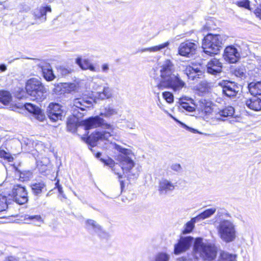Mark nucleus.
Returning a JSON list of instances; mask_svg holds the SVG:
<instances>
[{
    "instance_id": "20e7f679",
    "label": "nucleus",
    "mask_w": 261,
    "mask_h": 261,
    "mask_svg": "<svg viewBox=\"0 0 261 261\" xmlns=\"http://www.w3.org/2000/svg\"><path fill=\"white\" fill-rule=\"evenodd\" d=\"M227 38V36L224 35L207 34L203 40L202 48L204 52L210 56L218 54Z\"/></svg>"
},
{
    "instance_id": "1a4fd4ad",
    "label": "nucleus",
    "mask_w": 261,
    "mask_h": 261,
    "mask_svg": "<svg viewBox=\"0 0 261 261\" xmlns=\"http://www.w3.org/2000/svg\"><path fill=\"white\" fill-rule=\"evenodd\" d=\"M47 114L49 118L53 121L62 120L65 115L62 107L57 103H51L47 109Z\"/></svg>"
},
{
    "instance_id": "f3484780",
    "label": "nucleus",
    "mask_w": 261,
    "mask_h": 261,
    "mask_svg": "<svg viewBox=\"0 0 261 261\" xmlns=\"http://www.w3.org/2000/svg\"><path fill=\"white\" fill-rule=\"evenodd\" d=\"M214 117L217 120H223L222 117L231 116L234 114V110L232 107L228 106L222 110L216 107V111Z\"/></svg>"
},
{
    "instance_id": "2eb2a0df",
    "label": "nucleus",
    "mask_w": 261,
    "mask_h": 261,
    "mask_svg": "<svg viewBox=\"0 0 261 261\" xmlns=\"http://www.w3.org/2000/svg\"><path fill=\"white\" fill-rule=\"evenodd\" d=\"M183 72L187 75L189 80L194 82H197L199 79L202 78L203 75V72L200 69L191 66H186Z\"/></svg>"
},
{
    "instance_id": "9d476101",
    "label": "nucleus",
    "mask_w": 261,
    "mask_h": 261,
    "mask_svg": "<svg viewBox=\"0 0 261 261\" xmlns=\"http://www.w3.org/2000/svg\"><path fill=\"white\" fill-rule=\"evenodd\" d=\"M194 242V238L191 236L181 237L174 245V253L180 254L187 251Z\"/></svg>"
},
{
    "instance_id": "3c124183",
    "label": "nucleus",
    "mask_w": 261,
    "mask_h": 261,
    "mask_svg": "<svg viewBox=\"0 0 261 261\" xmlns=\"http://www.w3.org/2000/svg\"><path fill=\"white\" fill-rule=\"evenodd\" d=\"M254 14H255L256 16L258 17L259 16H260L261 15V9L260 8H256L254 11Z\"/></svg>"
},
{
    "instance_id": "f03ea898",
    "label": "nucleus",
    "mask_w": 261,
    "mask_h": 261,
    "mask_svg": "<svg viewBox=\"0 0 261 261\" xmlns=\"http://www.w3.org/2000/svg\"><path fill=\"white\" fill-rule=\"evenodd\" d=\"M114 148L121 153L118 155L117 160L121 164V167L116 164L114 161L111 158H108L106 159H100V161L105 164V165L109 166L112 169L116 174L118 175L119 178L122 177V175L118 172L120 168L123 170L124 173L127 174V176L129 178H137L139 175V171L136 169H134L135 163L132 159V156L133 153L132 150L129 149L123 148L121 146L116 144H111Z\"/></svg>"
},
{
    "instance_id": "e433bc0d",
    "label": "nucleus",
    "mask_w": 261,
    "mask_h": 261,
    "mask_svg": "<svg viewBox=\"0 0 261 261\" xmlns=\"http://www.w3.org/2000/svg\"><path fill=\"white\" fill-rule=\"evenodd\" d=\"M184 99H181L180 102V109H183L186 111L192 112L195 110L194 107L191 106L189 103L184 101Z\"/></svg>"
},
{
    "instance_id": "4468645a",
    "label": "nucleus",
    "mask_w": 261,
    "mask_h": 261,
    "mask_svg": "<svg viewBox=\"0 0 261 261\" xmlns=\"http://www.w3.org/2000/svg\"><path fill=\"white\" fill-rule=\"evenodd\" d=\"M223 57L230 63H236L240 57V51L234 46H228L224 50Z\"/></svg>"
},
{
    "instance_id": "c03bdc74",
    "label": "nucleus",
    "mask_w": 261,
    "mask_h": 261,
    "mask_svg": "<svg viewBox=\"0 0 261 261\" xmlns=\"http://www.w3.org/2000/svg\"><path fill=\"white\" fill-rule=\"evenodd\" d=\"M172 118H173V119H174L176 121H177V122H178V123H179L181 124V125L183 127H184V128H186L187 130H189L190 132H192V133H199L197 130H196V129H194V128H191V127H190L188 126H187V125H186V124H185L182 123V122H180L179 121L177 120L176 119H175V118H174L173 117H172Z\"/></svg>"
},
{
    "instance_id": "4d7b16f0",
    "label": "nucleus",
    "mask_w": 261,
    "mask_h": 261,
    "mask_svg": "<svg viewBox=\"0 0 261 261\" xmlns=\"http://www.w3.org/2000/svg\"><path fill=\"white\" fill-rule=\"evenodd\" d=\"M127 127L130 129H134L135 128V125L134 123L128 124L127 125Z\"/></svg>"
},
{
    "instance_id": "49530a36",
    "label": "nucleus",
    "mask_w": 261,
    "mask_h": 261,
    "mask_svg": "<svg viewBox=\"0 0 261 261\" xmlns=\"http://www.w3.org/2000/svg\"><path fill=\"white\" fill-rule=\"evenodd\" d=\"M151 76L154 79H158V69L155 68H153L152 71L150 72Z\"/></svg>"
},
{
    "instance_id": "9b49d317",
    "label": "nucleus",
    "mask_w": 261,
    "mask_h": 261,
    "mask_svg": "<svg viewBox=\"0 0 261 261\" xmlns=\"http://www.w3.org/2000/svg\"><path fill=\"white\" fill-rule=\"evenodd\" d=\"M12 196L14 200L19 204L25 203L28 200V193L24 187L20 185H15L12 191Z\"/></svg>"
},
{
    "instance_id": "ddd939ff",
    "label": "nucleus",
    "mask_w": 261,
    "mask_h": 261,
    "mask_svg": "<svg viewBox=\"0 0 261 261\" xmlns=\"http://www.w3.org/2000/svg\"><path fill=\"white\" fill-rule=\"evenodd\" d=\"M222 88V92L228 97L236 96L239 91V87L234 82L223 81L219 83Z\"/></svg>"
},
{
    "instance_id": "bb28decb",
    "label": "nucleus",
    "mask_w": 261,
    "mask_h": 261,
    "mask_svg": "<svg viewBox=\"0 0 261 261\" xmlns=\"http://www.w3.org/2000/svg\"><path fill=\"white\" fill-rule=\"evenodd\" d=\"M216 212V208L215 207L207 208L196 216V218L199 222L202 220L211 217Z\"/></svg>"
},
{
    "instance_id": "dca6fc26",
    "label": "nucleus",
    "mask_w": 261,
    "mask_h": 261,
    "mask_svg": "<svg viewBox=\"0 0 261 261\" xmlns=\"http://www.w3.org/2000/svg\"><path fill=\"white\" fill-rule=\"evenodd\" d=\"M222 64L220 61L216 58H214L210 61L206 65L207 73L217 75L222 72Z\"/></svg>"
},
{
    "instance_id": "72a5a7b5",
    "label": "nucleus",
    "mask_w": 261,
    "mask_h": 261,
    "mask_svg": "<svg viewBox=\"0 0 261 261\" xmlns=\"http://www.w3.org/2000/svg\"><path fill=\"white\" fill-rule=\"evenodd\" d=\"M11 100L10 93L6 91H0V103L4 105L8 104Z\"/></svg>"
},
{
    "instance_id": "2f4dec72",
    "label": "nucleus",
    "mask_w": 261,
    "mask_h": 261,
    "mask_svg": "<svg viewBox=\"0 0 261 261\" xmlns=\"http://www.w3.org/2000/svg\"><path fill=\"white\" fill-rule=\"evenodd\" d=\"M169 44L168 42H165L163 44L152 46L148 48H144L141 50V52L149 51V52H158L165 47H167Z\"/></svg>"
},
{
    "instance_id": "680f3d73",
    "label": "nucleus",
    "mask_w": 261,
    "mask_h": 261,
    "mask_svg": "<svg viewBox=\"0 0 261 261\" xmlns=\"http://www.w3.org/2000/svg\"><path fill=\"white\" fill-rule=\"evenodd\" d=\"M3 4V2L0 1V5H2Z\"/></svg>"
},
{
    "instance_id": "a211bd4d",
    "label": "nucleus",
    "mask_w": 261,
    "mask_h": 261,
    "mask_svg": "<svg viewBox=\"0 0 261 261\" xmlns=\"http://www.w3.org/2000/svg\"><path fill=\"white\" fill-rule=\"evenodd\" d=\"M174 189V184L166 179H162L159 182V191L161 194H167Z\"/></svg>"
},
{
    "instance_id": "4be33fe9",
    "label": "nucleus",
    "mask_w": 261,
    "mask_h": 261,
    "mask_svg": "<svg viewBox=\"0 0 261 261\" xmlns=\"http://www.w3.org/2000/svg\"><path fill=\"white\" fill-rule=\"evenodd\" d=\"M118 114V110L113 105H108L101 109L100 116L110 118Z\"/></svg>"
},
{
    "instance_id": "f704fd0d",
    "label": "nucleus",
    "mask_w": 261,
    "mask_h": 261,
    "mask_svg": "<svg viewBox=\"0 0 261 261\" xmlns=\"http://www.w3.org/2000/svg\"><path fill=\"white\" fill-rule=\"evenodd\" d=\"M198 222L199 221L196 217L192 218L190 221L186 223L185 229L183 231V233H188L191 232L194 227L195 223Z\"/></svg>"
},
{
    "instance_id": "f8f14e48",
    "label": "nucleus",
    "mask_w": 261,
    "mask_h": 261,
    "mask_svg": "<svg viewBox=\"0 0 261 261\" xmlns=\"http://www.w3.org/2000/svg\"><path fill=\"white\" fill-rule=\"evenodd\" d=\"M197 44L189 40L181 43L178 47V54L186 57H191L196 53Z\"/></svg>"
},
{
    "instance_id": "c85d7f7f",
    "label": "nucleus",
    "mask_w": 261,
    "mask_h": 261,
    "mask_svg": "<svg viewBox=\"0 0 261 261\" xmlns=\"http://www.w3.org/2000/svg\"><path fill=\"white\" fill-rule=\"evenodd\" d=\"M31 187L33 193L35 195H38L40 194L44 189H45L46 186L44 182H39L32 184Z\"/></svg>"
},
{
    "instance_id": "c756f323",
    "label": "nucleus",
    "mask_w": 261,
    "mask_h": 261,
    "mask_svg": "<svg viewBox=\"0 0 261 261\" xmlns=\"http://www.w3.org/2000/svg\"><path fill=\"white\" fill-rule=\"evenodd\" d=\"M41 70L43 77L46 81H51L55 78L52 69L49 68L48 66L45 67H41Z\"/></svg>"
},
{
    "instance_id": "864d4df0",
    "label": "nucleus",
    "mask_w": 261,
    "mask_h": 261,
    "mask_svg": "<svg viewBox=\"0 0 261 261\" xmlns=\"http://www.w3.org/2000/svg\"><path fill=\"white\" fill-rule=\"evenodd\" d=\"M234 73L237 76H243V75L244 74V73L243 71H240L239 70V71L235 70Z\"/></svg>"
},
{
    "instance_id": "4c0bfd02",
    "label": "nucleus",
    "mask_w": 261,
    "mask_h": 261,
    "mask_svg": "<svg viewBox=\"0 0 261 261\" xmlns=\"http://www.w3.org/2000/svg\"><path fill=\"white\" fill-rule=\"evenodd\" d=\"M32 177V173L30 171L20 172L19 177L22 181L29 180Z\"/></svg>"
},
{
    "instance_id": "052dcab7",
    "label": "nucleus",
    "mask_w": 261,
    "mask_h": 261,
    "mask_svg": "<svg viewBox=\"0 0 261 261\" xmlns=\"http://www.w3.org/2000/svg\"><path fill=\"white\" fill-rule=\"evenodd\" d=\"M120 182H121V185L122 186V184H123V181H120Z\"/></svg>"
},
{
    "instance_id": "603ef678",
    "label": "nucleus",
    "mask_w": 261,
    "mask_h": 261,
    "mask_svg": "<svg viewBox=\"0 0 261 261\" xmlns=\"http://www.w3.org/2000/svg\"><path fill=\"white\" fill-rule=\"evenodd\" d=\"M58 192L63 197L66 198L65 195L64 194L62 187H58Z\"/></svg>"
},
{
    "instance_id": "393cba45",
    "label": "nucleus",
    "mask_w": 261,
    "mask_h": 261,
    "mask_svg": "<svg viewBox=\"0 0 261 261\" xmlns=\"http://www.w3.org/2000/svg\"><path fill=\"white\" fill-rule=\"evenodd\" d=\"M24 220L27 221L28 223H32L36 226H40L44 223V221L41 216L39 215H25Z\"/></svg>"
},
{
    "instance_id": "13d9d810",
    "label": "nucleus",
    "mask_w": 261,
    "mask_h": 261,
    "mask_svg": "<svg viewBox=\"0 0 261 261\" xmlns=\"http://www.w3.org/2000/svg\"><path fill=\"white\" fill-rule=\"evenodd\" d=\"M56 187L57 189H58L59 187H61V186L59 184V182L58 180L57 182L56 183Z\"/></svg>"
},
{
    "instance_id": "de8ad7c7",
    "label": "nucleus",
    "mask_w": 261,
    "mask_h": 261,
    "mask_svg": "<svg viewBox=\"0 0 261 261\" xmlns=\"http://www.w3.org/2000/svg\"><path fill=\"white\" fill-rule=\"evenodd\" d=\"M9 162H12L13 160V157L9 153L6 152V156L4 158Z\"/></svg>"
},
{
    "instance_id": "6e6d98bb",
    "label": "nucleus",
    "mask_w": 261,
    "mask_h": 261,
    "mask_svg": "<svg viewBox=\"0 0 261 261\" xmlns=\"http://www.w3.org/2000/svg\"><path fill=\"white\" fill-rule=\"evenodd\" d=\"M0 70L2 71H4L6 70V66L4 64L0 65Z\"/></svg>"
},
{
    "instance_id": "412c9836",
    "label": "nucleus",
    "mask_w": 261,
    "mask_h": 261,
    "mask_svg": "<svg viewBox=\"0 0 261 261\" xmlns=\"http://www.w3.org/2000/svg\"><path fill=\"white\" fill-rule=\"evenodd\" d=\"M24 108L30 113H33L35 115L37 119L39 120L43 121L44 119V116L41 110L38 107L31 103H27L24 105Z\"/></svg>"
},
{
    "instance_id": "6e6552de",
    "label": "nucleus",
    "mask_w": 261,
    "mask_h": 261,
    "mask_svg": "<svg viewBox=\"0 0 261 261\" xmlns=\"http://www.w3.org/2000/svg\"><path fill=\"white\" fill-rule=\"evenodd\" d=\"M198 111L207 119L208 117H213L216 111L217 106L210 100L201 98L197 105Z\"/></svg>"
},
{
    "instance_id": "e2e57ef3",
    "label": "nucleus",
    "mask_w": 261,
    "mask_h": 261,
    "mask_svg": "<svg viewBox=\"0 0 261 261\" xmlns=\"http://www.w3.org/2000/svg\"><path fill=\"white\" fill-rule=\"evenodd\" d=\"M67 125H68V127H69L70 125H69V123H67Z\"/></svg>"
},
{
    "instance_id": "7c9ffc66",
    "label": "nucleus",
    "mask_w": 261,
    "mask_h": 261,
    "mask_svg": "<svg viewBox=\"0 0 261 261\" xmlns=\"http://www.w3.org/2000/svg\"><path fill=\"white\" fill-rule=\"evenodd\" d=\"M170 256L165 252H160L156 253L150 261H170Z\"/></svg>"
},
{
    "instance_id": "b1692460",
    "label": "nucleus",
    "mask_w": 261,
    "mask_h": 261,
    "mask_svg": "<svg viewBox=\"0 0 261 261\" xmlns=\"http://www.w3.org/2000/svg\"><path fill=\"white\" fill-rule=\"evenodd\" d=\"M247 107L255 111L261 110V99L257 97L254 96L246 100Z\"/></svg>"
},
{
    "instance_id": "ea45409f",
    "label": "nucleus",
    "mask_w": 261,
    "mask_h": 261,
    "mask_svg": "<svg viewBox=\"0 0 261 261\" xmlns=\"http://www.w3.org/2000/svg\"><path fill=\"white\" fill-rule=\"evenodd\" d=\"M235 4L239 7H243L248 10L250 9V2L249 0H242L237 1Z\"/></svg>"
},
{
    "instance_id": "a18cd8bd",
    "label": "nucleus",
    "mask_w": 261,
    "mask_h": 261,
    "mask_svg": "<svg viewBox=\"0 0 261 261\" xmlns=\"http://www.w3.org/2000/svg\"><path fill=\"white\" fill-rule=\"evenodd\" d=\"M171 169L176 172H179L181 170V167L179 164L175 163L171 166Z\"/></svg>"
},
{
    "instance_id": "79ce46f5",
    "label": "nucleus",
    "mask_w": 261,
    "mask_h": 261,
    "mask_svg": "<svg viewBox=\"0 0 261 261\" xmlns=\"http://www.w3.org/2000/svg\"><path fill=\"white\" fill-rule=\"evenodd\" d=\"M162 95L164 99L166 100L168 103H170L173 101V95L171 92L168 91L164 92L163 93Z\"/></svg>"
},
{
    "instance_id": "473e14b6",
    "label": "nucleus",
    "mask_w": 261,
    "mask_h": 261,
    "mask_svg": "<svg viewBox=\"0 0 261 261\" xmlns=\"http://www.w3.org/2000/svg\"><path fill=\"white\" fill-rule=\"evenodd\" d=\"M99 98L104 99L106 98H110L112 96V90L109 87H104L102 92L97 93Z\"/></svg>"
},
{
    "instance_id": "c9c22d12",
    "label": "nucleus",
    "mask_w": 261,
    "mask_h": 261,
    "mask_svg": "<svg viewBox=\"0 0 261 261\" xmlns=\"http://www.w3.org/2000/svg\"><path fill=\"white\" fill-rule=\"evenodd\" d=\"M220 261H236V255L223 251L220 254Z\"/></svg>"
},
{
    "instance_id": "6ab92c4d",
    "label": "nucleus",
    "mask_w": 261,
    "mask_h": 261,
    "mask_svg": "<svg viewBox=\"0 0 261 261\" xmlns=\"http://www.w3.org/2000/svg\"><path fill=\"white\" fill-rule=\"evenodd\" d=\"M51 9L50 6L41 7L34 11V15L36 19H39L41 22H45L46 20V13L51 12Z\"/></svg>"
},
{
    "instance_id": "37998d69",
    "label": "nucleus",
    "mask_w": 261,
    "mask_h": 261,
    "mask_svg": "<svg viewBox=\"0 0 261 261\" xmlns=\"http://www.w3.org/2000/svg\"><path fill=\"white\" fill-rule=\"evenodd\" d=\"M58 72L62 76H65L70 73V69H68L63 66H60L58 68Z\"/></svg>"
},
{
    "instance_id": "aec40b11",
    "label": "nucleus",
    "mask_w": 261,
    "mask_h": 261,
    "mask_svg": "<svg viewBox=\"0 0 261 261\" xmlns=\"http://www.w3.org/2000/svg\"><path fill=\"white\" fill-rule=\"evenodd\" d=\"M75 62L83 70L89 69L93 72H98L99 70V69L95 67L88 59H82L81 57H78Z\"/></svg>"
},
{
    "instance_id": "a878e982",
    "label": "nucleus",
    "mask_w": 261,
    "mask_h": 261,
    "mask_svg": "<svg viewBox=\"0 0 261 261\" xmlns=\"http://www.w3.org/2000/svg\"><path fill=\"white\" fill-rule=\"evenodd\" d=\"M248 88L252 95H261V81L250 83Z\"/></svg>"
},
{
    "instance_id": "7ed1b4c3",
    "label": "nucleus",
    "mask_w": 261,
    "mask_h": 261,
    "mask_svg": "<svg viewBox=\"0 0 261 261\" xmlns=\"http://www.w3.org/2000/svg\"><path fill=\"white\" fill-rule=\"evenodd\" d=\"M83 124L86 130L101 126L105 129L111 130V132L106 130L95 132L90 135L87 138V142L92 146L96 145L98 141L108 140V139L112 136L111 133L114 128L113 125L106 123L103 118L98 116L90 117L83 121Z\"/></svg>"
},
{
    "instance_id": "8fccbe9b",
    "label": "nucleus",
    "mask_w": 261,
    "mask_h": 261,
    "mask_svg": "<svg viewBox=\"0 0 261 261\" xmlns=\"http://www.w3.org/2000/svg\"><path fill=\"white\" fill-rule=\"evenodd\" d=\"M101 68H102V71L103 72H108L109 69L108 64H103L102 65Z\"/></svg>"
},
{
    "instance_id": "a19ab883",
    "label": "nucleus",
    "mask_w": 261,
    "mask_h": 261,
    "mask_svg": "<svg viewBox=\"0 0 261 261\" xmlns=\"http://www.w3.org/2000/svg\"><path fill=\"white\" fill-rule=\"evenodd\" d=\"M63 88L65 89L66 92H70L75 91L77 87L74 83H64Z\"/></svg>"
},
{
    "instance_id": "58836bf2",
    "label": "nucleus",
    "mask_w": 261,
    "mask_h": 261,
    "mask_svg": "<svg viewBox=\"0 0 261 261\" xmlns=\"http://www.w3.org/2000/svg\"><path fill=\"white\" fill-rule=\"evenodd\" d=\"M7 208L8 203L6 197L0 195V212H5Z\"/></svg>"
},
{
    "instance_id": "bf43d9fd",
    "label": "nucleus",
    "mask_w": 261,
    "mask_h": 261,
    "mask_svg": "<svg viewBox=\"0 0 261 261\" xmlns=\"http://www.w3.org/2000/svg\"><path fill=\"white\" fill-rule=\"evenodd\" d=\"M101 155V153L98 152V153H96V156L97 158H99L100 157Z\"/></svg>"
},
{
    "instance_id": "0eeeda50",
    "label": "nucleus",
    "mask_w": 261,
    "mask_h": 261,
    "mask_svg": "<svg viewBox=\"0 0 261 261\" xmlns=\"http://www.w3.org/2000/svg\"><path fill=\"white\" fill-rule=\"evenodd\" d=\"M217 230L220 238L226 243L231 242L236 238L235 225L230 220H221L217 226Z\"/></svg>"
},
{
    "instance_id": "39448f33",
    "label": "nucleus",
    "mask_w": 261,
    "mask_h": 261,
    "mask_svg": "<svg viewBox=\"0 0 261 261\" xmlns=\"http://www.w3.org/2000/svg\"><path fill=\"white\" fill-rule=\"evenodd\" d=\"M194 250L196 258L201 257L204 260L211 261L216 256L215 247L208 243L203 242L202 239L196 238L194 243Z\"/></svg>"
},
{
    "instance_id": "423d86ee",
    "label": "nucleus",
    "mask_w": 261,
    "mask_h": 261,
    "mask_svg": "<svg viewBox=\"0 0 261 261\" xmlns=\"http://www.w3.org/2000/svg\"><path fill=\"white\" fill-rule=\"evenodd\" d=\"M25 90L34 100L42 101L46 98L47 89L40 80L31 78L25 83Z\"/></svg>"
},
{
    "instance_id": "cd10ccee",
    "label": "nucleus",
    "mask_w": 261,
    "mask_h": 261,
    "mask_svg": "<svg viewBox=\"0 0 261 261\" xmlns=\"http://www.w3.org/2000/svg\"><path fill=\"white\" fill-rule=\"evenodd\" d=\"M86 226L87 229L96 233H99L101 230V226L96 221L92 219H88L86 221Z\"/></svg>"
},
{
    "instance_id": "09e8293b",
    "label": "nucleus",
    "mask_w": 261,
    "mask_h": 261,
    "mask_svg": "<svg viewBox=\"0 0 261 261\" xmlns=\"http://www.w3.org/2000/svg\"><path fill=\"white\" fill-rule=\"evenodd\" d=\"M4 261H19V259L15 256H10L6 257Z\"/></svg>"
},
{
    "instance_id": "5fc2aeb1",
    "label": "nucleus",
    "mask_w": 261,
    "mask_h": 261,
    "mask_svg": "<svg viewBox=\"0 0 261 261\" xmlns=\"http://www.w3.org/2000/svg\"><path fill=\"white\" fill-rule=\"evenodd\" d=\"M6 156V151L4 150H0V157L4 159Z\"/></svg>"
},
{
    "instance_id": "5701e85b",
    "label": "nucleus",
    "mask_w": 261,
    "mask_h": 261,
    "mask_svg": "<svg viewBox=\"0 0 261 261\" xmlns=\"http://www.w3.org/2000/svg\"><path fill=\"white\" fill-rule=\"evenodd\" d=\"M73 106L82 111H85L87 108L92 106V101L90 100H85L84 98H77L73 100Z\"/></svg>"
},
{
    "instance_id": "f257e3e1",
    "label": "nucleus",
    "mask_w": 261,
    "mask_h": 261,
    "mask_svg": "<svg viewBox=\"0 0 261 261\" xmlns=\"http://www.w3.org/2000/svg\"><path fill=\"white\" fill-rule=\"evenodd\" d=\"M160 81L156 87L159 90L171 89L179 93L187 88V84L178 73H175V66L170 59H165L159 67Z\"/></svg>"
}]
</instances>
